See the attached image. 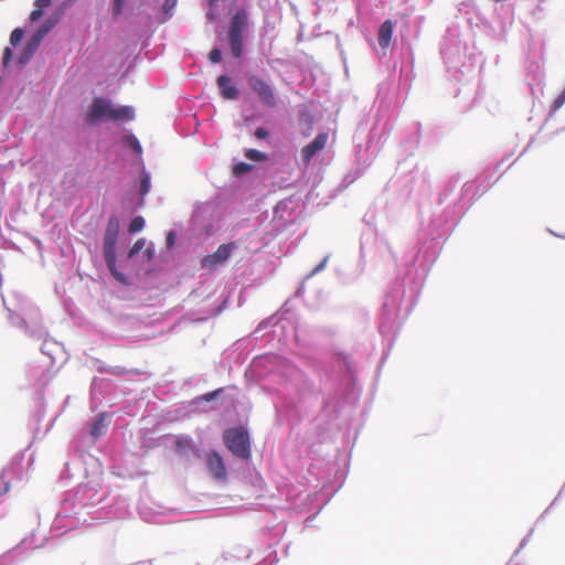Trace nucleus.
<instances>
[{
	"instance_id": "f257e3e1",
	"label": "nucleus",
	"mask_w": 565,
	"mask_h": 565,
	"mask_svg": "<svg viewBox=\"0 0 565 565\" xmlns=\"http://www.w3.org/2000/svg\"><path fill=\"white\" fill-rule=\"evenodd\" d=\"M135 110L130 106L115 108L113 104L103 98L95 97L87 110L86 120L89 124H96L100 120H132Z\"/></svg>"
},
{
	"instance_id": "a878e982",
	"label": "nucleus",
	"mask_w": 565,
	"mask_h": 565,
	"mask_svg": "<svg viewBox=\"0 0 565 565\" xmlns=\"http://www.w3.org/2000/svg\"><path fill=\"white\" fill-rule=\"evenodd\" d=\"M124 1L125 0H114V7H113L114 15H119L121 13Z\"/></svg>"
},
{
	"instance_id": "72a5a7b5",
	"label": "nucleus",
	"mask_w": 565,
	"mask_h": 565,
	"mask_svg": "<svg viewBox=\"0 0 565 565\" xmlns=\"http://www.w3.org/2000/svg\"><path fill=\"white\" fill-rule=\"evenodd\" d=\"M46 35V33L42 32V30L38 29L32 36H34L36 40L42 42L43 38Z\"/></svg>"
},
{
	"instance_id": "20e7f679",
	"label": "nucleus",
	"mask_w": 565,
	"mask_h": 565,
	"mask_svg": "<svg viewBox=\"0 0 565 565\" xmlns=\"http://www.w3.org/2000/svg\"><path fill=\"white\" fill-rule=\"evenodd\" d=\"M236 248V243L222 244L218 248L202 259V267L207 269H215L218 265L223 264L231 256L232 250Z\"/></svg>"
},
{
	"instance_id": "c85d7f7f",
	"label": "nucleus",
	"mask_w": 565,
	"mask_h": 565,
	"mask_svg": "<svg viewBox=\"0 0 565 565\" xmlns=\"http://www.w3.org/2000/svg\"><path fill=\"white\" fill-rule=\"evenodd\" d=\"M43 12L42 10L35 8L31 13H30V20L32 22L34 21H38L41 17H42Z\"/></svg>"
},
{
	"instance_id": "bb28decb",
	"label": "nucleus",
	"mask_w": 565,
	"mask_h": 565,
	"mask_svg": "<svg viewBox=\"0 0 565 565\" xmlns=\"http://www.w3.org/2000/svg\"><path fill=\"white\" fill-rule=\"evenodd\" d=\"M268 136V131L264 127H258L255 130V137L258 139H265Z\"/></svg>"
},
{
	"instance_id": "dca6fc26",
	"label": "nucleus",
	"mask_w": 565,
	"mask_h": 565,
	"mask_svg": "<svg viewBox=\"0 0 565 565\" xmlns=\"http://www.w3.org/2000/svg\"><path fill=\"white\" fill-rule=\"evenodd\" d=\"M145 226V220L142 216H136L131 220L130 224H129V227H128V231L130 233H137L139 231H141Z\"/></svg>"
},
{
	"instance_id": "cd10ccee",
	"label": "nucleus",
	"mask_w": 565,
	"mask_h": 565,
	"mask_svg": "<svg viewBox=\"0 0 565 565\" xmlns=\"http://www.w3.org/2000/svg\"><path fill=\"white\" fill-rule=\"evenodd\" d=\"M143 256L146 258V260H151L153 257H154V248L153 246H148L146 249H145V253H143Z\"/></svg>"
},
{
	"instance_id": "4be33fe9",
	"label": "nucleus",
	"mask_w": 565,
	"mask_h": 565,
	"mask_svg": "<svg viewBox=\"0 0 565 565\" xmlns=\"http://www.w3.org/2000/svg\"><path fill=\"white\" fill-rule=\"evenodd\" d=\"M150 190V177L149 174H143L140 180V194L143 196Z\"/></svg>"
},
{
	"instance_id": "9d476101",
	"label": "nucleus",
	"mask_w": 565,
	"mask_h": 565,
	"mask_svg": "<svg viewBox=\"0 0 565 565\" xmlns=\"http://www.w3.org/2000/svg\"><path fill=\"white\" fill-rule=\"evenodd\" d=\"M217 85L221 88L222 96L226 99H235L238 96V90L235 86L231 85V78L226 75H221L217 78Z\"/></svg>"
},
{
	"instance_id": "f3484780",
	"label": "nucleus",
	"mask_w": 565,
	"mask_h": 565,
	"mask_svg": "<svg viewBox=\"0 0 565 565\" xmlns=\"http://www.w3.org/2000/svg\"><path fill=\"white\" fill-rule=\"evenodd\" d=\"M253 169V166L246 162H238L233 168V173L236 177H241L247 172H249Z\"/></svg>"
},
{
	"instance_id": "c756f323",
	"label": "nucleus",
	"mask_w": 565,
	"mask_h": 565,
	"mask_svg": "<svg viewBox=\"0 0 565 565\" xmlns=\"http://www.w3.org/2000/svg\"><path fill=\"white\" fill-rule=\"evenodd\" d=\"M34 6L35 8L43 10V8L51 6V0H35Z\"/></svg>"
},
{
	"instance_id": "0eeeda50",
	"label": "nucleus",
	"mask_w": 565,
	"mask_h": 565,
	"mask_svg": "<svg viewBox=\"0 0 565 565\" xmlns=\"http://www.w3.org/2000/svg\"><path fill=\"white\" fill-rule=\"evenodd\" d=\"M206 466L213 478L217 480H225L227 472L223 458L216 451H211L206 455Z\"/></svg>"
},
{
	"instance_id": "2eb2a0df",
	"label": "nucleus",
	"mask_w": 565,
	"mask_h": 565,
	"mask_svg": "<svg viewBox=\"0 0 565 565\" xmlns=\"http://www.w3.org/2000/svg\"><path fill=\"white\" fill-rule=\"evenodd\" d=\"M125 141L138 156H141L142 147L136 136L128 135L125 137Z\"/></svg>"
},
{
	"instance_id": "6ab92c4d",
	"label": "nucleus",
	"mask_w": 565,
	"mask_h": 565,
	"mask_svg": "<svg viewBox=\"0 0 565 565\" xmlns=\"http://www.w3.org/2000/svg\"><path fill=\"white\" fill-rule=\"evenodd\" d=\"M57 23V19H54V18H49L46 19L41 25H40V30H42V32L44 33H49L51 32V30L56 25Z\"/></svg>"
},
{
	"instance_id": "473e14b6",
	"label": "nucleus",
	"mask_w": 565,
	"mask_h": 565,
	"mask_svg": "<svg viewBox=\"0 0 565 565\" xmlns=\"http://www.w3.org/2000/svg\"><path fill=\"white\" fill-rule=\"evenodd\" d=\"M206 18L209 19V21L213 22L217 19V15L213 9H210L206 13Z\"/></svg>"
},
{
	"instance_id": "393cba45",
	"label": "nucleus",
	"mask_w": 565,
	"mask_h": 565,
	"mask_svg": "<svg viewBox=\"0 0 565 565\" xmlns=\"http://www.w3.org/2000/svg\"><path fill=\"white\" fill-rule=\"evenodd\" d=\"M177 2H178V0H166L164 3H163V7H162L164 13L169 14V17H170L172 10L177 6Z\"/></svg>"
},
{
	"instance_id": "f03ea898",
	"label": "nucleus",
	"mask_w": 565,
	"mask_h": 565,
	"mask_svg": "<svg viewBox=\"0 0 565 565\" xmlns=\"http://www.w3.org/2000/svg\"><path fill=\"white\" fill-rule=\"evenodd\" d=\"M247 28L248 13L245 9H241L231 18L228 28V43L235 57H241L243 54V34Z\"/></svg>"
},
{
	"instance_id": "c9c22d12",
	"label": "nucleus",
	"mask_w": 565,
	"mask_h": 565,
	"mask_svg": "<svg viewBox=\"0 0 565 565\" xmlns=\"http://www.w3.org/2000/svg\"><path fill=\"white\" fill-rule=\"evenodd\" d=\"M211 7H215L218 0H209Z\"/></svg>"
},
{
	"instance_id": "b1692460",
	"label": "nucleus",
	"mask_w": 565,
	"mask_h": 565,
	"mask_svg": "<svg viewBox=\"0 0 565 565\" xmlns=\"http://www.w3.org/2000/svg\"><path fill=\"white\" fill-rule=\"evenodd\" d=\"M209 58L212 63L216 64V63H220L221 60H222V52L220 49H213L210 54H209Z\"/></svg>"
},
{
	"instance_id": "1a4fd4ad",
	"label": "nucleus",
	"mask_w": 565,
	"mask_h": 565,
	"mask_svg": "<svg viewBox=\"0 0 565 565\" xmlns=\"http://www.w3.org/2000/svg\"><path fill=\"white\" fill-rule=\"evenodd\" d=\"M394 31V23L391 20L384 21L379 29V44L382 49H387L391 44Z\"/></svg>"
},
{
	"instance_id": "7ed1b4c3",
	"label": "nucleus",
	"mask_w": 565,
	"mask_h": 565,
	"mask_svg": "<svg viewBox=\"0 0 565 565\" xmlns=\"http://www.w3.org/2000/svg\"><path fill=\"white\" fill-rule=\"evenodd\" d=\"M227 449L236 457L248 459L250 457V441L248 433L243 427L228 428L223 434Z\"/></svg>"
},
{
	"instance_id": "423d86ee",
	"label": "nucleus",
	"mask_w": 565,
	"mask_h": 565,
	"mask_svg": "<svg viewBox=\"0 0 565 565\" xmlns=\"http://www.w3.org/2000/svg\"><path fill=\"white\" fill-rule=\"evenodd\" d=\"M329 140V135L327 132H320L316 136V138L305 146L301 150V158L306 167H308L312 160V158L320 151H322Z\"/></svg>"
},
{
	"instance_id": "9b49d317",
	"label": "nucleus",
	"mask_w": 565,
	"mask_h": 565,
	"mask_svg": "<svg viewBox=\"0 0 565 565\" xmlns=\"http://www.w3.org/2000/svg\"><path fill=\"white\" fill-rule=\"evenodd\" d=\"M103 254H104V259L106 262V265H107L110 274L114 276V278L121 284H126L127 282L126 276L122 273H120L116 266V263H117L116 252H111L109 254L106 252Z\"/></svg>"
},
{
	"instance_id": "2f4dec72",
	"label": "nucleus",
	"mask_w": 565,
	"mask_h": 565,
	"mask_svg": "<svg viewBox=\"0 0 565 565\" xmlns=\"http://www.w3.org/2000/svg\"><path fill=\"white\" fill-rule=\"evenodd\" d=\"M10 58H11V50L9 47H6L4 53H3V64L7 65L8 62L10 61Z\"/></svg>"
},
{
	"instance_id": "6e6552de",
	"label": "nucleus",
	"mask_w": 565,
	"mask_h": 565,
	"mask_svg": "<svg viewBox=\"0 0 565 565\" xmlns=\"http://www.w3.org/2000/svg\"><path fill=\"white\" fill-rule=\"evenodd\" d=\"M119 232V221L113 216L108 220L105 236H104V250L103 253L116 252V242Z\"/></svg>"
},
{
	"instance_id": "aec40b11",
	"label": "nucleus",
	"mask_w": 565,
	"mask_h": 565,
	"mask_svg": "<svg viewBox=\"0 0 565 565\" xmlns=\"http://www.w3.org/2000/svg\"><path fill=\"white\" fill-rule=\"evenodd\" d=\"M10 490V481L6 479V470L0 475V498Z\"/></svg>"
},
{
	"instance_id": "5701e85b",
	"label": "nucleus",
	"mask_w": 565,
	"mask_h": 565,
	"mask_svg": "<svg viewBox=\"0 0 565 565\" xmlns=\"http://www.w3.org/2000/svg\"><path fill=\"white\" fill-rule=\"evenodd\" d=\"M22 36H23V31L19 28L14 29L10 35V43L12 45H17L22 40Z\"/></svg>"
},
{
	"instance_id": "f704fd0d",
	"label": "nucleus",
	"mask_w": 565,
	"mask_h": 565,
	"mask_svg": "<svg viewBox=\"0 0 565 565\" xmlns=\"http://www.w3.org/2000/svg\"><path fill=\"white\" fill-rule=\"evenodd\" d=\"M327 262H328V257H326V258H324V259H323V260H322V262H321V263H320V264L315 268L313 273H317V271L321 270V269L326 266Z\"/></svg>"
},
{
	"instance_id": "39448f33",
	"label": "nucleus",
	"mask_w": 565,
	"mask_h": 565,
	"mask_svg": "<svg viewBox=\"0 0 565 565\" xmlns=\"http://www.w3.org/2000/svg\"><path fill=\"white\" fill-rule=\"evenodd\" d=\"M249 87L258 95L260 100L268 107L276 106V98L273 88L263 79L257 76L248 78Z\"/></svg>"
},
{
	"instance_id": "a211bd4d",
	"label": "nucleus",
	"mask_w": 565,
	"mask_h": 565,
	"mask_svg": "<svg viewBox=\"0 0 565 565\" xmlns=\"http://www.w3.org/2000/svg\"><path fill=\"white\" fill-rule=\"evenodd\" d=\"M145 246H146V239L139 238L130 248L129 254H128L129 258H132L136 255H138L143 249Z\"/></svg>"
},
{
	"instance_id": "4468645a",
	"label": "nucleus",
	"mask_w": 565,
	"mask_h": 565,
	"mask_svg": "<svg viewBox=\"0 0 565 565\" xmlns=\"http://www.w3.org/2000/svg\"><path fill=\"white\" fill-rule=\"evenodd\" d=\"M245 157L252 161L262 162L267 160V154L256 149H247Z\"/></svg>"
},
{
	"instance_id": "412c9836",
	"label": "nucleus",
	"mask_w": 565,
	"mask_h": 565,
	"mask_svg": "<svg viewBox=\"0 0 565 565\" xmlns=\"http://www.w3.org/2000/svg\"><path fill=\"white\" fill-rule=\"evenodd\" d=\"M41 42L36 40L34 36H31L30 40L26 43L25 51L29 55H32L38 47L40 46Z\"/></svg>"
},
{
	"instance_id": "7c9ffc66",
	"label": "nucleus",
	"mask_w": 565,
	"mask_h": 565,
	"mask_svg": "<svg viewBox=\"0 0 565 565\" xmlns=\"http://www.w3.org/2000/svg\"><path fill=\"white\" fill-rule=\"evenodd\" d=\"M174 242H175V234H174V232L171 231L167 235V245H168V247H172L174 245Z\"/></svg>"
},
{
	"instance_id": "f8f14e48",
	"label": "nucleus",
	"mask_w": 565,
	"mask_h": 565,
	"mask_svg": "<svg viewBox=\"0 0 565 565\" xmlns=\"http://www.w3.org/2000/svg\"><path fill=\"white\" fill-rule=\"evenodd\" d=\"M107 423L105 414L98 415L90 427V435L97 439L106 431Z\"/></svg>"
},
{
	"instance_id": "ddd939ff",
	"label": "nucleus",
	"mask_w": 565,
	"mask_h": 565,
	"mask_svg": "<svg viewBox=\"0 0 565 565\" xmlns=\"http://www.w3.org/2000/svg\"><path fill=\"white\" fill-rule=\"evenodd\" d=\"M195 449L194 443L190 437H178L174 441V450L178 454H185Z\"/></svg>"
}]
</instances>
